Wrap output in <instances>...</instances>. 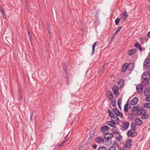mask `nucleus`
I'll return each mask as SVG.
<instances>
[{
  "instance_id": "obj_1",
  "label": "nucleus",
  "mask_w": 150,
  "mask_h": 150,
  "mask_svg": "<svg viewBox=\"0 0 150 150\" xmlns=\"http://www.w3.org/2000/svg\"><path fill=\"white\" fill-rule=\"evenodd\" d=\"M114 137L113 134L108 132L105 133L103 136L104 139H105L106 141L107 142V145H109L111 143L112 140L111 139Z\"/></svg>"
},
{
  "instance_id": "obj_7",
  "label": "nucleus",
  "mask_w": 150,
  "mask_h": 150,
  "mask_svg": "<svg viewBox=\"0 0 150 150\" xmlns=\"http://www.w3.org/2000/svg\"><path fill=\"white\" fill-rule=\"evenodd\" d=\"M124 81L123 79H120L117 83V86L119 88H122L124 86Z\"/></svg>"
},
{
  "instance_id": "obj_2",
  "label": "nucleus",
  "mask_w": 150,
  "mask_h": 150,
  "mask_svg": "<svg viewBox=\"0 0 150 150\" xmlns=\"http://www.w3.org/2000/svg\"><path fill=\"white\" fill-rule=\"evenodd\" d=\"M141 78L144 80L142 81V82L144 83L145 81L146 83L148 84L149 82V79L150 78V73L148 72H145L142 75Z\"/></svg>"
},
{
  "instance_id": "obj_28",
  "label": "nucleus",
  "mask_w": 150,
  "mask_h": 150,
  "mask_svg": "<svg viewBox=\"0 0 150 150\" xmlns=\"http://www.w3.org/2000/svg\"><path fill=\"white\" fill-rule=\"evenodd\" d=\"M139 105H138L137 106H133L132 108V112H135L137 111L139 109Z\"/></svg>"
},
{
  "instance_id": "obj_32",
  "label": "nucleus",
  "mask_w": 150,
  "mask_h": 150,
  "mask_svg": "<svg viewBox=\"0 0 150 150\" xmlns=\"http://www.w3.org/2000/svg\"><path fill=\"white\" fill-rule=\"evenodd\" d=\"M136 125L135 123L133 122L132 123L130 126L131 129H132V130L135 129L136 127Z\"/></svg>"
},
{
  "instance_id": "obj_4",
  "label": "nucleus",
  "mask_w": 150,
  "mask_h": 150,
  "mask_svg": "<svg viewBox=\"0 0 150 150\" xmlns=\"http://www.w3.org/2000/svg\"><path fill=\"white\" fill-rule=\"evenodd\" d=\"M144 66L146 67H150V58H146L145 59L144 62Z\"/></svg>"
},
{
  "instance_id": "obj_56",
  "label": "nucleus",
  "mask_w": 150,
  "mask_h": 150,
  "mask_svg": "<svg viewBox=\"0 0 150 150\" xmlns=\"http://www.w3.org/2000/svg\"><path fill=\"white\" fill-rule=\"evenodd\" d=\"M65 78L66 80H69V77L68 74L66 75Z\"/></svg>"
},
{
  "instance_id": "obj_24",
  "label": "nucleus",
  "mask_w": 150,
  "mask_h": 150,
  "mask_svg": "<svg viewBox=\"0 0 150 150\" xmlns=\"http://www.w3.org/2000/svg\"><path fill=\"white\" fill-rule=\"evenodd\" d=\"M108 113L109 116L112 118L115 119V116L113 112L111 110L109 109L108 110Z\"/></svg>"
},
{
  "instance_id": "obj_53",
  "label": "nucleus",
  "mask_w": 150,
  "mask_h": 150,
  "mask_svg": "<svg viewBox=\"0 0 150 150\" xmlns=\"http://www.w3.org/2000/svg\"><path fill=\"white\" fill-rule=\"evenodd\" d=\"M121 103H119V102H118V103H117V104H118V107L120 109H121Z\"/></svg>"
},
{
  "instance_id": "obj_55",
  "label": "nucleus",
  "mask_w": 150,
  "mask_h": 150,
  "mask_svg": "<svg viewBox=\"0 0 150 150\" xmlns=\"http://www.w3.org/2000/svg\"><path fill=\"white\" fill-rule=\"evenodd\" d=\"M118 129H114V128H113L111 130V131L112 132V134H113V132H115L116 131V130H118Z\"/></svg>"
},
{
  "instance_id": "obj_45",
  "label": "nucleus",
  "mask_w": 150,
  "mask_h": 150,
  "mask_svg": "<svg viewBox=\"0 0 150 150\" xmlns=\"http://www.w3.org/2000/svg\"><path fill=\"white\" fill-rule=\"evenodd\" d=\"M26 8L27 9V11L29 12L30 10L29 4H26Z\"/></svg>"
},
{
  "instance_id": "obj_57",
  "label": "nucleus",
  "mask_w": 150,
  "mask_h": 150,
  "mask_svg": "<svg viewBox=\"0 0 150 150\" xmlns=\"http://www.w3.org/2000/svg\"><path fill=\"white\" fill-rule=\"evenodd\" d=\"M120 113L119 114V115H120L121 118H122L123 117V114L122 113L120 112Z\"/></svg>"
},
{
  "instance_id": "obj_62",
  "label": "nucleus",
  "mask_w": 150,
  "mask_h": 150,
  "mask_svg": "<svg viewBox=\"0 0 150 150\" xmlns=\"http://www.w3.org/2000/svg\"><path fill=\"white\" fill-rule=\"evenodd\" d=\"M0 10L1 11V12L2 11H4V9L1 7V8H0Z\"/></svg>"
},
{
  "instance_id": "obj_49",
  "label": "nucleus",
  "mask_w": 150,
  "mask_h": 150,
  "mask_svg": "<svg viewBox=\"0 0 150 150\" xmlns=\"http://www.w3.org/2000/svg\"><path fill=\"white\" fill-rule=\"evenodd\" d=\"M116 36V34H115V33H114V34L112 35V37L111 38V39L112 40L111 42L115 38Z\"/></svg>"
},
{
  "instance_id": "obj_42",
  "label": "nucleus",
  "mask_w": 150,
  "mask_h": 150,
  "mask_svg": "<svg viewBox=\"0 0 150 150\" xmlns=\"http://www.w3.org/2000/svg\"><path fill=\"white\" fill-rule=\"evenodd\" d=\"M47 30H48V33L49 34V36L50 37H51L52 35V34L50 33V27L49 26L47 27Z\"/></svg>"
},
{
  "instance_id": "obj_54",
  "label": "nucleus",
  "mask_w": 150,
  "mask_h": 150,
  "mask_svg": "<svg viewBox=\"0 0 150 150\" xmlns=\"http://www.w3.org/2000/svg\"><path fill=\"white\" fill-rule=\"evenodd\" d=\"M122 101V98H119L117 100V103H118V102L119 103H121V102Z\"/></svg>"
},
{
  "instance_id": "obj_13",
  "label": "nucleus",
  "mask_w": 150,
  "mask_h": 150,
  "mask_svg": "<svg viewBox=\"0 0 150 150\" xmlns=\"http://www.w3.org/2000/svg\"><path fill=\"white\" fill-rule=\"evenodd\" d=\"M134 122L136 125H140L142 123V120L138 118H136L135 119Z\"/></svg>"
},
{
  "instance_id": "obj_25",
  "label": "nucleus",
  "mask_w": 150,
  "mask_h": 150,
  "mask_svg": "<svg viewBox=\"0 0 150 150\" xmlns=\"http://www.w3.org/2000/svg\"><path fill=\"white\" fill-rule=\"evenodd\" d=\"M128 70H132L134 68V65L132 63H130L129 64H128Z\"/></svg>"
},
{
  "instance_id": "obj_9",
  "label": "nucleus",
  "mask_w": 150,
  "mask_h": 150,
  "mask_svg": "<svg viewBox=\"0 0 150 150\" xmlns=\"http://www.w3.org/2000/svg\"><path fill=\"white\" fill-rule=\"evenodd\" d=\"M144 94L145 96H149L150 95V87L146 88L144 91Z\"/></svg>"
},
{
  "instance_id": "obj_6",
  "label": "nucleus",
  "mask_w": 150,
  "mask_h": 150,
  "mask_svg": "<svg viewBox=\"0 0 150 150\" xmlns=\"http://www.w3.org/2000/svg\"><path fill=\"white\" fill-rule=\"evenodd\" d=\"M116 122H115L114 120L111 119V121L108 122L107 125L113 128H115L116 127Z\"/></svg>"
},
{
  "instance_id": "obj_44",
  "label": "nucleus",
  "mask_w": 150,
  "mask_h": 150,
  "mask_svg": "<svg viewBox=\"0 0 150 150\" xmlns=\"http://www.w3.org/2000/svg\"><path fill=\"white\" fill-rule=\"evenodd\" d=\"M145 98V100L147 102H150V96H146Z\"/></svg>"
},
{
  "instance_id": "obj_43",
  "label": "nucleus",
  "mask_w": 150,
  "mask_h": 150,
  "mask_svg": "<svg viewBox=\"0 0 150 150\" xmlns=\"http://www.w3.org/2000/svg\"><path fill=\"white\" fill-rule=\"evenodd\" d=\"M134 137H135L137 136V133L136 131V129L134 130H133L132 131Z\"/></svg>"
},
{
  "instance_id": "obj_38",
  "label": "nucleus",
  "mask_w": 150,
  "mask_h": 150,
  "mask_svg": "<svg viewBox=\"0 0 150 150\" xmlns=\"http://www.w3.org/2000/svg\"><path fill=\"white\" fill-rule=\"evenodd\" d=\"M111 104L113 107H115L116 106V101L115 100L113 101L112 100H111Z\"/></svg>"
},
{
  "instance_id": "obj_11",
  "label": "nucleus",
  "mask_w": 150,
  "mask_h": 150,
  "mask_svg": "<svg viewBox=\"0 0 150 150\" xmlns=\"http://www.w3.org/2000/svg\"><path fill=\"white\" fill-rule=\"evenodd\" d=\"M143 89V86L142 84H139L137 86L136 89L137 92L141 93Z\"/></svg>"
},
{
  "instance_id": "obj_22",
  "label": "nucleus",
  "mask_w": 150,
  "mask_h": 150,
  "mask_svg": "<svg viewBox=\"0 0 150 150\" xmlns=\"http://www.w3.org/2000/svg\"><path fill=\"white\" fill-rule=\"evenodd\" d=\"M112 111L115 114L116 116H118L119 115L120 111L117 108H116L112 109Z\"/></svg>"
},
{
  "instance_id": "obj_37",
  "label": "nucleus",
  "mask_w": 150,
  "mask_h": 150,
  "mask_svg": "<svg viewBox=\"0 0 150 150\" xmlns=\"http://www.w3.org/2000/svg\"><path fill=\"white\" fill-rule=\"evenodd\" d=\"M69 132L66 135V136L64 141L63 142H64V143L66 142H67L69 139V137H68V135L69 134Z\"/></svg>"
},
{
  "instance_id": "obj_19",
  "label": "nucleus",
  "mask_w": 150,
  "mask_h": 150,
  "mask_svg": "<svg viewBox=\"0 0 150 150\" xmlns=\"http://www.w3.org/2000/svg\"><path fill=\"white\" fill-rule=\"evenodd\" d=\"M128 64L127 63H125L123 66L122 67V69L121 70V72H125L128 68Z\"/></svg>"
},
{
  "instance_id": "obj_51",
  "label": "nucleus",
  "mask_w": 150,
  "mask_h": 150,
  "mask_svg": "<svg viewBox=\"0 0 150 150\" xmlns=\"http://www.w3.org/2000/svg\"><path fill=\"white\" fill-rule=\"evenodd\" d=\"M19 98L18 99L20 101V102H22V96H19Z\"/></svg>"
},
{
  "instance_id": "obj_33",
  "label": "nucleus",
  "mask_w": 150,
  "mask_h": 150,
  "mask_svg": "<svg viewBox=\"0 0 150 150\" xmlns=\"http://www.w3.org/2000/svg\"><path fill=\"white\" fill-rule=\"evenodd\" d=\"M144 106L146 108H150V103H144Z\"/></svg>"
},
{
  "instance_id": "obj_52",
  "label": "nucleus",
  "mask_w": 150,
  "mask_h": 150,
  "mask_svg": "<svg viewBox=\"0 0 150 150\" xmlns=\"http://www.w3.org/2000/svg\"><path fill=\"white\" fill-rule=\"evenodd\" d=\"M92 147L93 149H96L97 147V145L96 144L93 145Z\"/></svg>"
},
{
  "instance_id": "obj_20",
  "label": "nucleus",
  "mask_w": 150,
  "mask_h": 150,
  "mask_svg": "<svg viewBox=\"0 0 150 150\" xmlns=\"http://www.w3.org/2000/svg\"><path fill=\"white\" fill-rule=\"evenodd\" d=\"M110 127L107 125H104L100 128V130L102 131H105L109 129Z\"/></svg>"
},
{
  "instance_id": "obj_34",
  "label": "nucleus",
  "mask_w": 150,
  "mask_h": 150,
  "mask_svg": "<svg viewBox=\"0 0 150 150\" xmlns=\"http://www.w3.org/2000/svg\"><path fill=\"white\" fill-rule=\"evenodd\" d=\"M123 15L124 17H122L121 19L122 18H125V19H126L128 16L127 12L126 11L124 12L123 13Z\"/></svg>"
},
{
  "instance_id": "obj_5",
  "label": "nucleus",
  "mask_w": 150,
  "mask_h": 150,
  "mask_svg": "<svg viewBox=\"0 0 150 150\" xmlns=\"http://www.w3.org/2000/svg\"><path fill=\"white\" fill-rule=\"evenodd\" d=\"M106 95L108 97V100H112L113 95L112 92L108 90L107 91Z\"/></svg>"
},
{
  "instance_id": "obj_16",
  "label": "nucleus",
  "mask_w": 150,
  "mask_h": 150,
  "mask_svg": "<svg viewBox=\"0 0 150 150\" xmlns=\"http://www.w3.org/2000/svg\"><path fill=\"white\" fill-rule=\"evenodd\" d=\"M113 134L116 136V138L117 140H119L120 139L121 136L119 132L115 131V132H113Z\"/></svg>"
},
{
  "instance_id": "obj_64",
  "label": "nucleus",
  "mask_w": 150,
  "mask_h": 150,
  "mask_svg": "<svg viewBox=\"0 0 150 150\" xmlns=\"http://www.w3.org/2000/svg\"><path fill=\"white\" fill-rule=\"evenodd\" d=\"M119 150H125V149L123 148H120Z\"/></svg>"
},
{
  "instance_id": "obj_10",
  "label": "nucleus",
  "mask_w": 150,
  "mask_h": 150,
  "mask_svg": "<svg viewBox=\"0 0 150 150\" xmlns=\"http://www.w3.org/2000/svg\"><path fill=\"white\" fill-rule=\"evenodd\" d=\"M96 142L98 143L99 144L101 142L104 143V139L102 137H98L96 139Z\"/></svg>"
},
{
  "instance_id": "obj_30",
  "label": "nucleus",
  "mask_w": 150,
  "mask_h": 150,
  "mask_svg": "<svg viewBox=\"0 0 150 150\" xmlns=\"http://www.w3.org/2000/svg\"><path fill=\"white\" fill-rule=\"evenodd\" d=\"M64 142H62L60 144H58L55 147L54 150H58L59 148L61 146L64 144Z\"/></svg>"
},
{
  "instance_id": "obj_17",
  "label": "nucleus",
  "mask_w": 150,
  "mask_h": 150,
  "mask_svg": "<svg viewBox=\"0 0 150 150\" xmlns=\"http://www.w3.org/2000/svg\"><path fill=\"white\" fill-rule=\"evenodd\" d=\"M94 135V134L93 133V132H91V131L90 132L89 137L87 141L89 142H90L93 138Z\"/></svg>"
},
{
  "instance_id": "obj_59",
  "label": "nucleus",
  "mask_w": 150,
  "mask_h": 150,
  "mask_svg": "<svg viewBox=\"0 0 150 150\" xmlns=\"http://www.w3.org/2000/svg\"><path fill=\"white\" fill-rule=\"evenodd\" d=\"M147 36L149 38H150V31L148 32L147 34Z\"/></svg>"
},
{
  "instance_id": "obj_63",
  "label": "nucleus",
  "mask_w": 150,
  "mask_h": 150,
  "mask_svg": "<svg viewBox=\"0 0 150 150\" xmlns=\"http://www.w3.org/2000/svg\"><path fill=\"white\" fill-rule=\"evenodd\" d=\"M25 4H29L28 1L27 0H25Z\"/></svg>"
},
{
  "instance_id": "obj_41",
  "label": "nucleus",
  "mask_w": 150,
  "mask_h": 150,
  "mask_svg": "<svg viewBox=\"0 0 150 150\" xmlns=\"http://www.w3.org/2000/svg\"><path fill=\"white\" fill-rule=\"evenodd\" d=\"M98 150H107V149L105 147L102 146L100 147Z\"/></svg>"
},
{
  "instance_id": "obj_26",
  "label": "nucleus",
  "mask_w": 150,
  "mask_h": 150,
  "mask_svg": "<svg viewBox=\"0 0 150 150\" xmlns=\"http://www.w3.org/2000/svg\"><path fill=\"white\" fill-rule=\"evenodd\" d=\"M129 101V100H128L126 104L125 105L124 107V111L125 112H127L128 111V105H129V104H128V102Z\"/></svg>"
},
{
  "instance_id": "obj_46",
  "label": "nucleus",
  "mask_w": 150,
  "mask_h": 150,
  "mask_svg": "<svg viewBox=\"0 0 150 150\" xmlns=\"http://www.w3.org/2000/svg\"><path fill=\"white\" fill-rule=\"evenodd\" d=\"M122 28V26H120L119 28L117 30H116V31L114 33L115 34H116L117 33H118L120 31V30Z\"/></svg>"
},
{
  "instance_id": "obj_40",
  "label": "nucleus",
  "mask_w": 150,
  "mask_h": 150,
  "mask_svg": "<svg viewBox=\"0 0 150 150\" xmlns=\"http://www.w3.org/2000/svg\"><path fill=\"white\" fill-rule=\"evenodd\" d=\"M1 14L2 15L3 18L4 19H6V15L5 14V13L4 11H2L1 12Z\"/></svg>"
},
{
  "instance_id": "obj_35",
  "label": "nucleus",
  "mask_w": 150,
  "mask_h": 150,
  "mask_svg": "<svg viewBox=\"0 0 150 150\" xmlns=\"http://www.w3.org/2000/svg\"><path fill=\"white\" fill-rule=\"evenodd\" d=\"M115 118L116 119V120L115 119L114 120L115 122H116V124H118L119 123V119L118 117H117V116H115Z\"/></svg>"
},
{
  "instance_id": "obj_29",
  "label": "nucleus",
  "mask_w": 150,
  "mask_h": 150,
  "mask_svg": "<svg viewBox=\"0 0 150 150\" xmlns=\"http://www.w3.org/2000/svg\"><path fill=\"white\" fill-rule=\"evenodd\" d=\"M133 130L130 129L127 132V135L128 137H134L133 134L132 133Z\"/></svg>"
},
{
  "instance_id": "obj_47",
  "label": "nucleus",
  "mask_w": 150,
  "mask_h": 150,
  "mask_svg": "<svg viewBox=\"0 0 150 150\" xmlns=\"http://www.w3.org/2000/svg\"><path fill=\"white\" fill-rule=\"evenodd\" d=\"M108 150H116V149L115 146H112L109 148Z\"/></svg>"
},
{
  "instance_id": "obj_58",
  "label": "nucleus",
  "mask_w": 150,
  "mask_h": 150,
  "mask_svg": "<svg viewBox=\"0 0 150 150\" xmlns=\"http://www.w3.org/2000/svg\"><path fill=\"white\" fill-rule=\"evenodd\" d=\"M66 83L67 85L69 84V80H66Z\"/></svg>"
},
{
  "instance_id": "obj_21",
  "label": "nucleus",
  "mask_w": 150,
  "mask_h": 150,
  "mask_svg": "<svg viewBox=\"0 0 150 150\" xmlns=\"http://www.w3.org/2000/svg\"><path fill=\"white\" fill-rule=\"evenodd\" d=\"M137 52L136 49H133L129 50L128 51V54L129 55H131Z\"/></svg>"
},
{
  "instance_id": "obj_18",
  "label": "nucleus",
  "mask_w": 150,
  "mask_h": 150,
  "mask_svg": "<svg viewBox=\"0 0 150 150\" xmlns=\"http://www.w3.org/2000/svg\"><path fill=\"white\" fill-rule=\"evenodd\" d=\"M134 46L137 48H139V50L141 51H142L143 50V49L141 46L140 44L138 42H136Z\"/></svg>"
},
{
  "instance_id": "obj_8",
  "label": "nucleus",
  "mask_w": 150,
  "mask_h": 150,
  "mask_svg": "<svg viewBox=\"0 0 150 150\" xmlns=\"http://www.w3.org/2000/svg\"><path fill=\"white\" fill-rule=\"evenodd\" d=\"M132 143L133 142L131 139H129L128 140L126 144V147L128 148H130L132 146Z\"/></svg>"
},
{
  "instance_id": "obj_31",
  "label": "nucleus",
  "mask_w": 150,
  "mask_h": 150,
  "mask_svg": "<svg viewBox=\"0 0 150 150\" xmlns=\"http://www.w3.org/2000/svg\"><path fill=\"white\" fill-rule=\"evenodd\" d=\"M105 66V64H104L103 67L99 69L98 71L99 74H100V75L103 73V71L104 70V67Z\"/></svg>"
},
{
  "instance_id": "obj_60",
  "label": "nucleus",
  "mask_w": 150,
  "mask_h": 150,
  "mask_svg": "<svg viewBox=\"0 0 150 150\" xmlns=\"http://www.w3.org/2000/svg\"><path fill=\"white\" fill-rule=\"evenodd\" d=\"M29 38V40L31 41V43L32 44V37H30V38Z\"/></svg>"
},
{
  "instance_id": "obj_48",
  "label": "nucleus",
  "mask_w": 150,
  "mask_h": 150,
  "mask_svg": "<svg viewBox=\"0 0 150 150\" xmlns=\"http://www.w3.org/2000/svg\"><path fill=\"white\" fill-rule=\"evenodd\" d=\"M142 40L143 41H147L148 40V38H147L146 37H144L142 38H141Z\"/></svg>"
},
{
  "instance_id": "obj_27",
  "label": "nucleus",
  "mask_w": 150,
  "mask_h": 150,
  "mask_svg": "<svg viewBox=\"0 0 150 150\" xmlns=\"http://www.w3.org/2000/svg\"><path fill=\"white\" fill-rule=\"evenodd\" d=\"M144 110H146L144 109H139L137 112V114L138 115H140L142 114L143 113V112H144Z\"/></svg>"
},
{
  "instance_id": "obj_50",
  "label": "nucleus",
  "mask_w": 150,
  "mask_h": 150,
  "mask_svg": "<svg viewBox=\"0 0 150 150\" xmlns=\"http://www.w3.org/2000/svg\"><path fill=\"white\" fill-rule=\"evenodd\" d=\"M18 95L19 96H22V93H21V89H20L18 91Z\"/></svg>"
},
{
  "instance_id": "obj_14",
  "label": "nucleus",
  "mask_w": 150,
  "mask_h": 150,
  "mask_svg": "<svg viewBox=\"0 0 150 150\" xmlns=\"http://www.w3.org/2000/svg\"><path fill=\"white\" fill-rule=\"evenodd\" d=\"M129 122H126L123 124L122 126V128L124 130H126L128 127L129 125Z\"/></svg>"
},
{
  "instance_id": "obj_3",
  "label": "nucleus",
  "mask_w": 150,
  "mask_h": 150,
  "mask_svg": "<svg viewBox=\"0 0 150 150\" xmlns=\"http://www.w3.org/2000/svg\"><path fill=\"white\" fill-rule=\"evenodd\" d=\"M119 88L118 86H116V85H114L112 88V89L113 92V93L116 97H118L119 95Z\"/></svg>"
},
{
  "instance_id": "obj_36",
  "label": "nucleus",
  "mask_w": 150,
  "mask_h": 150,
  "mask_svg": "<svg viewBox=\"0 0 150 150\" xmlns=\"http://www.w3.org/2000/svg\"><path fill=\"white\" fill-rule=\"evenodd\" d=\"M120 21V19L119 18H117L115 20V23L116 25H118Z\"/></svg>"
},
{
  "instance_id": "obj_15",
  "label": "nucleus",
  "mask_w": 150,
  "mask_h": 150,
  "mask_svg": "<svg viewBox=\"0 0 150 150\" xmlns=\"http://www.w3.org/2000/svg\"><path fill=\"white\" fill-rule=\"evenodd\" d=\"M147 111L146 110H144L143 113L142 114L141 117V118L143 120H144L148 117V115H146Z\"/></svg>"
},
{
  "instance_id": "obj_39",
  "label": "nucleus",
  "mask_w": 150,
  "mask_h": 150,
  "mask_svg": "<svg viewBox=\"0 0 150 150\" xmlns=\"http://www.w3.org/2000/svg\"><path fill=\"white\" fill-rule=\"evenodd\" d=\"M63 69L64 70V72L65 74V75L68 74V72L67 70V69H66V66L63 67Z\"/></svg>"
},
{
  "instance_id": "obj_12",
  "label": "nucleus",
  "mask_w": 150,
  "mask_h": 150,
  "mask_svg": "<svg viewBox=\"0 0 150 150\" xmlns=\"http://www.w3.org/2000/svg\"><path fill=\"white\" fill-rule=\"evenodd\" d=\"M138 101V98L137 97H134L130 102V104L132 105H134L137 103Z\"/></svg>"
},
{
  "instance_id": "obj_61",
  "label": "nucleus",
  "mask_w": 150,
  "mask_h": 150,
  "mask_svg": "<svg viewBox=\"0 0 150 150\" xmlns=\"http://www.w3.org/2000/svg\"><path fill=\"white\" fill-rule=\"evenodd\" d=\"M31 113V115H30V119H31V117L32 116H33V113L32 112H31V111H30Z\"/></svg>"
},
{
  "instance_id": "obj_23",
  "label": "nucleus",
  "mask_w": 150,
  "mask_h": 150,
  "mask_svg": "<svg viewBox=\"0 0 150 150\" xmlns=\"http://www.w3.org/2000/svg\"><path fill=\"white\" fill-rule=\"evenodd\" d=\"M98 42L97 41H96L93 44V46H92V52L91 53V55H93L94 54V52L95 51V48L96 46L97 45V44L98 43Z\"/></svg>"
}]
</instances>
